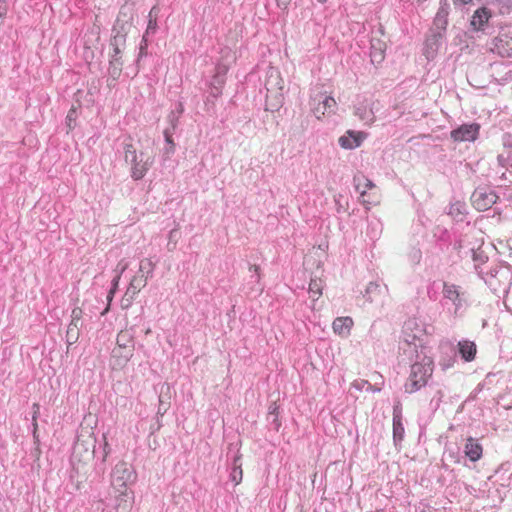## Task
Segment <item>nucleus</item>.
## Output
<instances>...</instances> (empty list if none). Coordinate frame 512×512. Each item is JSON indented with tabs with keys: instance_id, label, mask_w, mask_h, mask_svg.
I'll return each mask as SVG.
<instances>
[{
	"instance_id": "24",
	"label": "nucleus",
	"mask_w": 512,
	"mask_h": 512,
	"mask_svg": "<svg viewBox=\"0 0 512 512\" xmlns=\"http://www.w3.org/2000/svg\"><path fill=\"white\" fill-rule=\"evenodd\" d=\"M353 325V321L350 317H338L333 321V331L341 336L348 335Z\"/></svg>"
},
{
	"instance_id": "39",
	"label": "nucleus",
	"mask_w": 512,
	"mask_h": 512,
	"mask_svg": "<svg viewBox=\"0 0 512 512\" xmlns=\"http://www.w3.org/2000/svg\"><path fill=\"white\" fill-rule=\"evenodd\" d=\"M163 133H164L165 142L167 143V145H171V152H174L175 143L172 139V135H173L174 131H171L170 128H166Z\"/></svg>"
},
{
	"instance_id": "5",
	"label": "nucleus",
	"mask_w": 512,
	"mask_h": 512,
	"mask_svg": "<svg viewBox=\"0 0 512 512\" xmlns=\"http://www.w3.org/2000/svg\"><path fill=\"white\" fill-rule=\"evenodd\" d=\"M95 439L92 436L82 439L78 437L73 447L72 460L86 463L93 458L95 452Z\"/></svg>"
},
{
	"instance_id": "63",
	"label": "nucleus",
	"mask_w": 512,
	"mask_h": 512,
	"mask_svg": "<svg viewBox=\"0 0 512 512\" xmlns=\"http://www.w3.org/2000/svg\"><path fill=\"white\" fill-rule=\"evenodd\" d=\"M319 3H324L326 2L327 0H317Z\"/></svg>"
},
{
	"instance_id": "20",
	"label": "nucleus",
	"mask_w": 512,
	"mask_h": 512,
	"mask_svg": "<svg viewBox=\"0 0 512 512\" xmlns=\"http://www.w3.org/2000/svg\"><path fill=\"white\" fill-rule=\"evenodd\" d=\"M465 455L472 462L478 461L482 457V446L472 437L467 439L464 449Z\"/></svg>"
},
{
	"instance_id": "55",
	"label": "nucleus",
	"mask_w": 512,
	"mask_h": 512,
	"mask_svg": "<svg viewBox=\"0 0 512 512\" xmlns=\"http://www.w3.org/2000/svg\"><path fill=\"white\" fill-rule=\"evenodd\" d=\"M109 451H110L109 445H108V443H107V442H105V443H104V453H105V454H104L103 460H105V458H106V456L108 455Z\"/></svg>"
},
{
	"instance_id": "27",
	"label": "nucleus",
	"mask_w": 512,
	"mask_h": 512,
	"mask_svg": "<svg viewBox=\"0 0 512 512\" xmlns=\"http://www.w3.org/2000/svg\"><path fill=\"white\" fill-rule=\"evenodd\" d=\"M355 115L367 124H371L375 120L372 109L365 103H361L355 108Z\"/></svg>"
},
{
	"instance_id": "29",
	"label": "nucleus",
	"mask_w": 512,
	"mask_h": 512,
	"mask_svg": "<svg viewBox=\"0 0 512 512\" xmlns=\"http://www.w3.org/2000/svg\"><path fill=\"white\" fill-rule=\"evenodd\" d=\"M240 458H241L240 455H237L234 458L233 468H232V471L230 473V479H231L232 482H234L235 485H238L242 481L243 471H242V468H241V463H239Z\"/></svg>"
},
{
	"instance_id": "9",
	"label": "nucleus",
	"mask_w": 512,
	"mask_h": 512,
	"mask_svg": "<svg viewBox=\"0 0 512 512\" xmlns=\"http://www.w3.org/2000/svg\"><path fill=\"white\" fill-rule=\"evenodd\" d=\"M122 15L124 13L121 11L114 25L113 31L115 35L111 39V46L125 47L126 36L132 28V23L129 20L121 19Z\"/></svg>"
},
{
	"instance_id": "54",
	"label": "nucleus",
	"mask_w": 512,
	"mask_h": 512,
	"mask_svg": "<svg viewBox=\"0 0 512 512\" xmlns=\"http://www.w3.org/2000/svg\"><path fill=\"white\" fill-rule=\"evenodd\" d=\"M276 1H277L278 6L286 7L291 0H276Z\"/></svg>"
},
{
	"instance_id": "4",
	"label": "nucleus",
	"mask_w": 512,
	"mask_h": 512,
	"mask_svg": "<svg viewBox=\"0 0 512 512\" xmlns=\"http://www.w3.org/2000/svg\"><path fill=\"white\" fill-rule=\"evenodd\" d=\"M135 478L132 466L126 462H119L113 469L111 484L116 490H127V485L134 482Z\"/></svg>"
},
{
	"instance_id": "41",
	"label": "nucleus",
	"mask_w": 512,
	"mask_h": 512,
	"mask_svg": "<svg viewBox=\"0 0 512 512\" xmlns=\"http://www.w3.org/2000/svg\"><path fill=\"white\" fill-rule=\"evenodd\" d=\"M353 387H355L356 389L358 390H361L363 389L364 387H366V389H372V386L371 384L368 382V381H365V380H360V381H355L353 384H352Z\"/></svg>"
},
{
	"instance_id": "21",
	"label": "nucleus",
	"mask_w": 512,
	"mask_h": 512,
	"mask_svg": "<svg viewBox=\"0 0 512 512\" xmlns=\"http://www.w3.org/2000/svg\"><path fill=\"white\" fill-rule=\"evenodd\" d=\"M111 356L114 360V366L121 368L132 358L133 352H131L130 349L126 350L116 345L112 350Z\"/></svg>"
},
{
	"instance_id": "11",
	"label": "nucleus",
	"mask_w": 512,
	"mask_h": 512,
	"mask_svg": "<svg viewBox=\"0 0 512 512\" xmlns=\"http://www.w3.org/2000/svg\"><path fill=\"white\" fill-rule=\"evenodd\" d=\"M444 37L445 34L430 29V34L426 38L424 47V55L428 60L435 58L439 48L443 43Z\"/></svg>"
},
{
	"instance_id": "38",
	"label": "nucleus",
	"mask_w": 512,
	"mask_h": 512,
	"mask_svg": "<svg viewBox=\"0 0 512 512\" xmlns=\"http://www.w3.org/2000/svg\"><path fill=\"white\" fill-rule=\"evenodd\" d=\"M82 314H83V312H82L81 308H79V307L74 308L71 313V322L75 323V324L82 325V322H81Z\"/></svg>"
},
{
	"instance_id": "8",
	"label": "nucleus",
	"mask_w": 512,
	"mask_h": 512,
	"mask_svg": "<svg viewBox=\"0 0 512 512\" xmlns=\"http://www.w3.org/2000/svg\"><path fill=\"white\" fill-rule=\"evenodd\" d=\"M146 284L147 278H143V275L134 276L131 279L129 286L121 299V308L128 309L132 305L135 296L143 287L146 286Z\"/></svg>"
},
{
	"instance_id": "32",
	"label": "nucleus",
	"mask_w": 512,
	"mask_h": 512,
	"mask_svg": "<svg viewBox=\"0 0 512 512\" xmlns=\"http://www.w3.org/2000/svg\"><path fill=\"white\" fill-rule=\"evenodd\" d=\"M122 71V62L120 61V58H111L110 60V66H109V74L110 76L116 80Z\"/></svg>"
},
{
	"instance_id": "16",
	"label": "nucleus",
	"mask_w": 512,
	"mask_h": 512,
	"mask_svg": "<svg viewBox=\"0 0 512 512\" xmlns=\"http://www.w3.org/2000/svg\"><path fill=\"white\" fill-rule=\"evenodd\" d=\"M443 296L445 299L451 301L455 306L454 313H457V311L463 306V293L459 291V288L456 285L444 283Z\"/></svg>"
},
{
	"instance_id": "59",
	"label": "nucleus",
	"mask_w": 512,
	"mask_h": 512,
	"mask_svg": "<svg viewBox=\"0 0 512 512\" xmlns=\"http://www.w3.org/2000/svg\"><path fill=\"white\" fill-rule=\"evenodd\" d=\"M178 112L179 113H182L183 112V106L181 103L178 104Z\"/></svg>"
},
{
	"instance_id": "23",
	"label": "nucleus",
	"mask_w": 512,
	"mask_h": 512,
	"mask_svg": "<svg viewBox=\"0 0 512 512\" xmlns=\"http://www.w3.org/2000/svg\"><path fill=\"white\" fill-rule=\"evenodd\" d=\"M458 347L461 357L466 362L474 360L477 352L476 344L474 342L469 340H462L458 343Z\"/></svg>"
},
{
	"instance_id": "26",
	"label": "nucleus",
	"mask_w": 512,
	"mask_h": 512,
	"mask_svg": "<svg viewBox=\"0 0 512 512\" xmlns=\"http://www.w3.org/2000/svg\"><path fill=\"white\" fill-rule=\"evenodd\" d=\"M506 34H502L500 37L496 38L495 48L498 53L501 55H506L508 57L512 56V39L508 40Z\"/></svg>"
},
{
	"instance_id": "58",
	"label": "nucleus",
	"mask_w": 512,
	"mask_h": 512,
	"mask_svg": "<svg viewBox=\"0 0 512 512\" xmlns=\"http://www.w3.org/2000/svg\"><path fill=\"white\" fill-rule=\"evenodd\" d=\"M165 153L166 154H172L173 152H171V145H168V147L165 149Z\"/></svg>"
},
{
	"instance_id": "25",
	"label": "nucleus",
	"mask_w": 512,
	"mask_h": 512,
	"mask_svg": "<svg viewBox=\"0 0 512 512\" xmlns=\"http://www.w3.org/2000/svg\"><path fill=\"white\" fill-rule=\"evenodd\" d=\"M404 431L401 413L398 411L397 407H395L393 411V438L395 442L403 439Z\"/></svg>"
},
{
	"instance_id": "45",
	"label": "nucleus",
	"mask_w": 512,
	"mask_h": 512,
	"mask_svg": "<svg viewBox=\"0 0 512 512\" xmlns=\"http://www.w3.org/2000/svg\"><path fill=\"white\" fill-rule=\"evenodd\" d=\"M273 415H278V406L276 405V403H272L269 406L267 419L270 420V417Z\"/></svg>"
},
{
	"instance_id": "30",
	"label": "nucleus",
	"mask_w": 512,
	"mask_h": 512,
	"mask_svg": "<svg viewBox=\"0 0 512 512\" xmlns=\"http://www.w3.org/2000/svg\"><path fill=\"white\" fill-rule=\"evenodd\" d=\"M155 265L156 264L150 258L142 259L139 264V273H146L144 278L148 279L152 277Z\"/></svg>"
},
{
	"instance_id": "17",
	"label": "nucleus",
	"mask_w": 512,
	"mask_h": 512,
	"mask_svg": "<svg viewBox=\"0 0 512 512\" xmlns=\"http://www.w3.org/2000/svg\"><path fill=\"white\" fill-rule=\"evenodd\" d=\"M353 183L357 192L360 193V196L363 198L362 203L369 209V205L372 204V201L365 199V195L368 189H372L375 187V184L368 178H366L363 174H357L353 178Z\"/></svg>"
},
{
	"instance_id": "19",
	"label": "nucleus",
	"mask_w": 512,
	"mask_h": 512,
	"mask_svg": "<svg viewBox=\"0 0 512 512\" xmlns=\"http://www.w3.org/2000/svg\"><path fill=\"white\" fill-rule=\"evenodd\" d=\"M116 345L122 347L123 349H130L131 352H134V331L133 328H128L121 330L116 339Z\"/></svg>"
},
{
	"instance_id": "61",
	"label": "nucleus",
	"mask_w": 512,
	"mask_h": 512,
	"mask_svg": "<svg viewBox=\"0 0 512 512\" xmlns=\"http://www.w3.org/2000/svg\"><path fill=\"white\" fill-rule=\"evenodd\" d=\"M443 365V368L446 369V368H449L452 364L451 363H447V364H442Z\"/></svg>"
},
{
	"instance_id": "3",
	"label": "nucleus",
	"mask_w": 512,
	"mask_h": 512,
	"mask_svg": "<svg viewBox=\"0 0 512 512\" xmlns=\"http://www.w3.org/2000/svg\"><path fill=\"white\" fill-rule=\"evenodd\" d=\"M265 88L267 91L266 109L271 111L278 110L282 106L284 100V81L280 72L274 67H269L266 72Z\"/></svg>"
},
{
	"instance_id": "12",
	"label": "nucleus",
	"mask_w": 512,
	"mask_h": 512,
	"mask_svg": "<svg viewBox=\"0 0 512 512\" xmlns=\"http://www.w3.org/2000/svg\"><path fill=\"white\" fill-rule=\"evenodd\" d=\"M479 132V125L464 124L451 131V138L457 142L474 141Z\"/></svg>"
},
{
	"instance_id": "52",
	"label": "nucleus",
	"mask_w": 512,
	"mask_h": 512,
	"mask_svg": "<svg viewBox=\"0 0 512 512\" xmlns=\"http://www.w3.org/2000/svg\"><path fill=\"white\" fill-rule=\"evenodd\" d=\"M142 43H144V44H141V46H140V56H142L145 53L144 51H145L146 46H147L145 35L143 36Z\"/></svg>"
},
{
	"instance_id": "7",
	"label": "nucleus",
	"mask_w": 512,
	"mask_h": 512,
	"mask_svg": "<svg viewBox=\"0 0 512 512\" xmlns=\"http://www.w3.org/2000/svg\"><path fill=\"white\" fill-rule=\"evenodd\" d=\"M154 162V157L144 151L139 153L135 162H131V177L135 180L142 179Z\"/></svg>"
},
{
	"instance_id": "46",
	"label": "nucleus",
	"mask_w": 512,
	"mask_h": 512,
	"mask_svg": "<svg viewBox=\"0 0 512 512\" xmlns=\"http://www.w3.org/2000/svg\"><path fill=\"white\" fill-rule=\"evenodd\" d=\"M227 66L225 65H218L217 68H216V74L215 75H221L225 78V75L227 73Z\"/></svg>"
},
{
	"instance_id": "47",
	"label": "nucleus",
	"mask_w": 512,
	"mask_h": 512,
	"mask_svg": "<svg viewBox=\"0 0 512 512\" xmlns=\"http://www.w3.org/2000/svg\"><path fill=\"white\" fill-rule=\"evenodd\" d=\"M379 288V285L377 283H373V282H370L369 285L367 286L366 288V295L370 294V293H373L374 291H376L377 289Z\"/></svg>"
},
{
	"instance_id": "56",
	"label": "nucleus",
	"mask_w": 512,
	"mask_h": 512,
	"mask_svg": "<svg viewBox=\"0 0 512 512\" xmlns=\"http://www.w3.org/2000/svg\"><path fill=\"white\" fill-rule=\"evenodd\" d=\"M473 0H454L455 4H468Z\"/></svg>"
},
{
	"instance_id": "22",
	"label": "nucleus",
	"mask_w": 512,
	"mask_h": 512,
	"mask_svg": "<svg viewBox=\"0 0 512 512\" xmlns=\"http://www.w3.org/2000/svg\"><path fill=\"white\" fill-rule=\"evenodd\" d=\"M170 390L171 389H170L169 384L164 383L161 385L160 395H159V407H158V411H157V414L160 416H163L170 408V399H171Z\"/></svg>"
},
{
	"instance_id": "14",
	"label": "nucleus",
	"mask_w": 512,
	"mask_h": 512,
	"mask_svg": "<svg viewBox=\"0 0 512 512\" xmlns=\"http://www.w3.org/2000/svg\"><path fill=\"white\" fill-rule=\"evenodd\" d=\"M337 103L331 96L321 95L318 99L317 106L312 108V112L317 119H321L326 113L331 114L335 112Z\"/></svg>"
},
{
	"instance_id": "37",
	"label": "nucleus",
	"mask_w": 512,
	"mask_h": 512,
	"mask_svg": "<svg viewBox=\"0 0 512 512\" xmlns=\"http://www.w3.org/2000/svg\"><path fill=\"white\" fill-rule=\"evenodd\" d=\"M473 261L476 263H485L488 257L480 249H471Z\"/></svg>"
},
{
	"instance_id": "35",
	"label": "nucleus",
	"mask_w": 512,
	"mask_h": 512,
	"mask_svg": "<svg viewBox=\"0 0 512 512\" xmlns=\"http://www.w3.org/2000/svg\"><path fill=\"white\" fill-rule=\"evenodd\" d=\"M32 409H33V415H32L33 438H34L35 442H38L39 438H38V434H37V429H38L37 418L40 413V405L38 403H34L32 406Z\"/></svg>"
},
{
	"instance_id": "28",
	"label": "nucleus",
	"mask_w": 512,
	"mask_h": 512,
	"mask_svg": "<svg viewBox=\"0 0 512 512\" xmlns=\"http://www.w3.org/2000/svg\"><path fill=\"white\" fill-rule=\"evenodd\" d=\"M81 326V324H75L72 322H70V324L68 325L66 333V342L68 346L73 345L78 341Z\"/></svg>"
},
{
	"instance_id": "15",
	"label": "nucleus",
	"mask_w": 512,
	"mask_h": 512,
	"mask_svg": "<svg viewBox=\"0 0 512 512\" xmlns=\"http://www.w3.org/2000/svg\"><path fill=\"white\" fill-rule=\"evenodd\" d=\"M364 138L365 134L363 132L348 130L345 135L339 138L338 143L343 149L352 150L359 147Z\"/></svg>"
},
{
	"instance_id": "42",
	"label": "nucleus",
	"mask_w": 512,
	"mask_h": 512,
	"mask_svg": "<svg viewBox=\"0 0 512 512\" xmlns=\"http://www.w3.org/2000/svg\"><path fill=\"white\" fill-rule=\"evenodd\" d=\"M249 270L250 271L253 270L255 272V275L251 276L252 282L259 283V281H260V273H259L260 267L257 266V265H251Z\"/></svg>"
},
{
	"instance_id": "40",
	"label": "nucleus",
	"mask_w": 512,
	"mask_h": 512,
	"mask_svg": "<svg viewBox=\"0 0 512 512\" xmlns=\"http://www.w3.org/2000/svg\"><path fill=\"white\" fill-rule=\"evenodd\" d=\"M156 28H157V19H156V15H155L154 19H149V21H148V26L146 29L145 36L149 33H154L156 31Z\"/></svg>"
},
{
	"instance_id": "33",
	"label": "nucleus",
	"mask_w": 512,
	"mask_h": 512,
	"mask_svg": "<svg viewBox=\"0 0 512 512\" xmlns=\"http://www.w3.org/2000/svg\"><path fill=\"white\" fill-rule=\"evenodd\" d=\"M464 210L465 205L461 202H456L450 206L448 214L461 221L463 219Z\"/></svg>"
},
{
	"instance_id": "34",
	"label": "nucleus",
	"mask_w": 512,
	"mask_h": 512,
	"mask_svg": "<svg viewBox=\"0 0 512 512\" xmlns=\"http://www.w3.org/2000/svg\"><path fill=\"white\" fill-rule=\"evenodd\" d=\"M309 293L313 299L316 300L322 293V281L317 279H311L309 284Z\"/></svg>"
},
{
	"instance_id": "60",
	"label": "nucleus",
	"mask_w": 512,
	"mask_h": 512,
	"mask_svg": "<svg viewBox=\"0 0 512 512\" xmlns=\"http://www.w3.org/2000/svg\"><path fill=\"white\" fill-rule=\"evenodd\" d=\"M497 2L499 3H502V4H508L509 3V0H496Z\"/></svg>"
},
{
	"instance_id": "13",
	"label": "nucleus",
	"mask_w": 512,
	"mask_h": 512,
	"mask_svg": "<svg viewBox=\"0 0 512 512\" xmlns=\"http://www.w3.org/2000/svg\"><path fill=\"white\" fill-rule=\"evenodd\" d=\"M492 17L491 11L486 7L478 8L474 11L470 25L475 31H485L489 27V20Z\"/></svg>"
},
{
	"instance_id": "31",
	"label": "nucleus",
	"mask_w": 512,
	"mask_h": 512,
	"mask_svg": "<svg viewBox=\"0 0 512 512\" xmlns=\"http://www.w3.org/2000/svg\"><path fill=\"white\" fill-rule=\"evenodd\" d=\"M139 157V154H137V151L133 144L131 143H125L124 145V160L126 163L135 162L137 158Z\"/></svg>"
},
{
	"instance_id": "62",
	"label": "nucleus",
	"mask_w": 512,
	"mask_h": 512,
	"mask_svg": "<svg viewBox=\"0 0 512 512\" xmlns=\"http://www.w3.org/2000/svg\"><path fill=\"white\" fill-rule=\"evenodd\" d=\"M5 3H6V0H0V5H1V6L6 7Z\"/></svg>"
},
{
	"instance_id": "6",
	"label": "nucleus",
	"mask_w": 512,
	"mask_h": 512,
	"mask_svg": "<svg viewBox=\"0 0 512 512\" xmlns=\"http://www.w3.org/2000/svg\"><path fill=\"white\" fill-rule=\"evenodd\" d=\"M498 197L493 191L476 189L471 196V202L478 211H486L497 201Z\"/></svg>"
},
{
	"instance_id": "36",
	"label": "nucleus",
	"mask_w": 512,
	"mask_h": 512,
	"mask_svg": "<svg viewBox=\"0 0 512 512\" xmlns=\"http://www.w3.org/2000/svg\"><path fill=\"white\" fill-rule=\"evenodd\" d=\"M225 82V78L221 75H214L212 86H213V95L217 96L221 93V87Z\"/></svg>"
},
{
	"instance_id": "18",
	"label": "nucleus",
	"mask_w": 512,
	"mask_h": 512,
	"mask_svg": "<svg viewBox=\"0 0 512 512\" xmlns=\"http://www.w3.org/2000/svg\"><path fill=\"white\" fill-rule=\"evenodd\" d=\"M119 494L115 497L114 512H130L133 498L127 494V490H117Z\"/></svg>"
},
{
	"instance_id": "2",
	"label": "nucleus",
	"mask_w": 512,
	"mask_h": 512,
	"mask_svg": "<svg viewBox=\"0 0 512 512\" xmlns=\"http://www.w3.org/2000/svg\"><path fill=\"white\" fill-rule=\"evenodd\" d=\"M412 361L415 362L411 365L410 375L404 386L407 393H414L425 387L433 374V360L423 351L419 353V357L413 356Z\"/></svg>"
},
{
	"instance_id": "50",
	"label": "nucleus",
	"mask_w": 512,
	"mask_h": 512,
	"mask_svg": "<svg viewBox=\"0 0 512 512\" xmlns=\"http://www.w3.org/2000/svg\"><path fill=\"white\" fill-rule=\"evenodd\" d=\"M127 269V264L122 265L119 263L115 269L116 275L121 277L122 273Z\"/></svg>"
},
{
	"instance_id": "43",
	"label": "nucleus",
	"mask_w": 512,
	"mask_h": 512,
	"mask_svg": "<svg viewBox=\"0 0 512 512\" xmlns=\"http://www.w3.org/2000/svg\"><path fill=\"white\" fill-rule=\"evenodd\" d=\"M169 121H170V124L171 126L169 127L171 131H175L176 129V126H177V121H178V118L177 116L175 115V113L172 111L169 116Z\"/></svg>"
},
{
	"instance_id": "1",
	"label": "nucleus",
	"mask_w": 512,
	"mask_h": 512,
	"mask_svg": "<svg viewBox=\"0 0 512 512\" xmlns=\"http://www.w3.org/2000/svg\"><path fill=\"white\" fill-rule=\"evenodd\" d=\"M432 326L426 325L417 318L408 319L403 325V355L412 361L413 356L419 357L418 348L424 349L425 339L430 334Z\"/></svg>"
},
{
	"instance_id": "53",
	"label": "nucleus",
	"mask_w": 512,
	"mask_h": 512,
	"mask_svg": "<svg viewBox=\"0 0 512 512\" xmlns=\"http://www.w3.org/2000/svg\"><path fill=\"white\" fill-rule=\"evenodd\" d=\"M158 9L156 7H153L149 12V19H154V16H157Z\"/></svg>"
},
{
	"instance_id": "44",
	"label": "nucleus",
	"mask_w": 512,
	"mask_h": 512,
	"mask_svg": "<svg viewBox=\"0 0 512 512\" xmlns=\"http://www.w3.org/2000/svg\"><path fill=\"white\" fill-rule=\"evenodd\" d=\"M120 276L119 275H115V277L113 278L112 280V287L110 289V294H115L117 288H118V284H119V281H120Z\"/></svg>"
},
{
	"instance_id": "49",
	"label": "nucleus",
	"mask_w": 512,
	"mask_h": 512,
	"mask_svg": "<svg viewBox=\"0 0 512 512\" xmlns=\"http://www.w3.org/2000/svg\"><path fill=\"white\" fill-rule=\"evenodd\" d=\"M74 114H75V111L74 110H70L67 117H66V121H67V125L68 127L71 129L72 128V121L74 120Z\"/></svg>"
},
{
	"instance_id": "10",
	"label": "nucleus",
	"mask_w": 512,
	"mask_h": 512,
	"mask_svg": "<svg viewBox=\"0 0 512 512\" xmlns=\"http://www.w3.org/2000/svg\"><path fill=\"white\" fill-rule=\"evenodd\" d=\"M450 5L447 0H440V7L434 17L431 30L446 34Z\"/></svg>"
},
{
	"instance_id": "51",
	"label": "nucleus",
	"mask_w": 512,
	"mask_h": 512,
	"mask_svg": "<svg viewBox=\"0 0 512 512\" xmlns=\"http://www.w3.org/2000/svg\"><path fill=\"white\" fill-rule=\"evenodd\" d=\"M269 421L275 424V429L279 428L280 423L278 421V415L271 416Z\"/></svg>"
},
{
	"instance_id": "57",
	"label": "nucleus",
	"mask_w": 512,
	"mask_h": 512,
	"mask_svg": "<svg viewBox=\"0 0 512 512\" xmlns=\"http://www.w3.org/2000/svg\"><path fill=\"white\" fill-rule=\"evenodd\" d=\"M113 296H114V294H110V292L108 293V295H107V301H108V303H110V302L112 301Z\"/></svg>"
},
{
	"instance_id": "48",
	"label": "nucleus",
	"mask_w": 512,
	"mask_h": 512,
	"mask_svg": "<svg viewBox=\"0 0 512 512\" xmlns=\"http://www.w3.org/2000/svg\"><path fill=\"white\" fill-rule=\"evenodd\" d=\"M112 47H113V54H112L111 58H119V55L121 54L124 47H120V46H112Z\"/></svg>"
}]
</instances>
